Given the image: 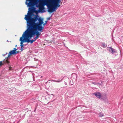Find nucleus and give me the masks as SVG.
I'll return each instance as SVG.
<instances>
[{"mask_svg": "<svg viewBox=\"0 0 123 123\" xmlns=\"http://www.w3.org/2000/svg\"><path fill=\"white\" fill-rule=\"evenodd\" d=\"M47 21H45V23H44V24H43V25H45V24L46 23H47Z\"/></svg>", "mask_w": 123, "mask_h": 123, "instance_id": "obj_15", "label": "nucleus"}, {"mask_svg": "<svg viewBox=\"0 0 123 123\" xmlns=\"http://www.w3.org/2000/svg\"><path fill=\"white\" fill-rule=\"evenodd\" d=\"M19 52V51H16V54H17Z\"/></svg>", "mask_w": 123, "mask_h": 123, "instance_id": "obj_14", "label": "nucleus"}, {"mask_svg": "<svg viewBox=\"0 0 123 123\" xmlns=\"http://www.w3.org/2000/svg\"><path fill=\"white\" fill-rule=\"evenodd\" d=\"M12 68L11 67H10L9 68V70H12Z\"/></svg>", "mask_w": 123, "mask_h": 123, "instance_id": "obj_13", "label": "nucleus"}, {"mask_svg": "<svg viewBox=\"0 0 123 123\" xmlns=\"http://www.w3.org/2000/svg\"><path fill=\"white\" fill-rule=\"evenodd\" d=\"M24 19L26 21L27 29L24 32L25 42H30L31 44L38 39L41 35L43 27V19L36 15L32 18L31 12H29L25 15Z\"/></svg>", "mask_w": 123, "mask_h": 123, "instance_id": "obj_1", "label": "nucleus"}, {"mask_svg": "<svg viewBox=\"0 0 123 123\" xmlns=\"http://www.w3.org/2000/svg\"><path fill=\"white\" fill-rule=\"evenodd\" d=\"M47 20H50V17L48 18H47Z\"/></svg>", "mask_w": 123, "mask_h": 123, "instance_id": "obj_18", "label": "nucleus"}, {"mask_svg": "<svg viewBox=\"0 0 123 123\" xmlns=\"http://www.w3.org/2000/svg\"><path fill=\"white\" fill-rule=\"evenodd\" d=\"M16 55V51L15 50H11L8 55V57H9L11 55Z\"/></svg>", "mask_w": 123, "mask_h": 123, "instance_id": "obj_5", "label": "nucleus"}, {"mask_svg": "<svg viewBox=\"0 0 123 123\" xmlns=\"http://www.w3.org/2000/svg\"><path fill=\"white\" fill-rule=\"evenodd\" d=\"M51 80L53 82H60L61 81V80H49V81H51Z\"/></svg>", "mask_w": 123, "mask_h": 123, "instance_id": "obj_8", "label": "nucleus"}, {"mask_svg": "<svg viewBox=\"0 0 123 123\" xmlns=\"http://www.w3.org/2000/svg\"><path fill=\"white\" fill-rule=\"evenodd\" d=\"M38 4L36 5V6L39 7V10L40 12H42V11L44 9V6L46 5L45 4V1L44 0H40L38 1Z\"/></svg>", "mask_w": 123, "mask_h": 123, "instance_id": "obj_3", "label": "nucleus"}, {"mask_svg": "<svg viewBox=\"0 0 123 123\" xmlns=\"http://www.w3.org/2000/svg\"><path fill=\"white\" fill-rule=\"evenodd\" d=\"M3 65V63L2 61L0 62V67Z\"/></svg>", "mask_w": 123, "mask_h": 123, "instance_id": "obj_11", "label": "nucleus"}, {"mask_svg": "<svg viewBox=\"0 0 123 123\" xmlns=\"http://www.w3.org/2000/svg\"><path fill=\"white\" fill-rule=\"evenodd\" d=\"M110 52L111 53H113L116 52V50L115 49H114L113 48H110V49L109 50Z\"/></svg>", "mask_w": 123, "mask_h": 123, "instance_id": "obj_7", "label": "nucleus"}, {"mask_svg": "<svg viewBox=\"0 0 123 123\" xmlns=\"http://www.w3.org/2000/svg\"><path fill=\"white\" fill-rule=\"evenodd\" d=\"M22 47H21V51H22L23 50Z\"/></svg>", "mask_w": 123, "mask_h": 123, "instance_id": "obj_16", "label": "nucleus"}, {"mask_svg": "<svg viewBox=\"0 0 123 123\" xmlns=\"http://www.w3.org/2000/svg\"><path fill=\"white\" fill-rule=\"evenodd\" d=\"M55 3L52 1H49L45 2L48 7V12H51L55 11V10L60 6V4L61 1L60 0H57Z\"/></svg>", "mask_w": 123, "mask_h": 123, "instance_id": "obj_2", "label": "nucleus"}, {"mask_svg": "<svg viewBox=\"0 0 123 123\" xmlns=\"http://www.w3.org/2000/svg\"><path fill=\"white\" fill-rule=\"evenodd\" d=\"M94 94L98 98H101V94L99 92H97L95 93Z\"/></svg>", "mask_w": 123, "mask_h": 123, "instance_id": "obj_6", "label": "nucleus"}, {"mask_svg": "<svg viewBox=\"0 0 123 123\" xmlns=\"http://www.w3.org/2000/svg\"><path fill=\"white\" fill-rule=\"evenodd\" d=\"M17 50V49L16 48H14V49L13 50H15V51H16Z\"/></svg>", "mask_w": 123, "mask_h": 123, "instance_id": "obj_17", "label": "nucleus"}, {"mask_svg": "<svg viewBox=\"0 0 123 123\" xmlns=\"http://www.w3.org/2000/svg\"><path fill=\"white\" fill-rule=\"evenodd\" d=\"M6 54H7L8 53H6Z\"/></svg>", "mask_w": 123, "mask_h": 123, "instance_id": "obj_20", "label": "nucleus"}, {"mask_svg": "<svg viewBox=\"0 0 123 123\" xmlns=\"http://www.w3.org/2000/svg\"><path fill=\"white\" fill-rule=\"evenodd\" d=\"M104 116V115L100 113L99 114V117H102Z\"/></svg>", "mask_w": 123, "mask_h": 123, "instance_id": "obj_10", "label": "nucleus"}, {"mask_svg": "<svg viewBox=\"0 0 123 123\" xmlns=\"http://www.w3.org/2000/svg\"><path fill=\"white\" fill-rule=\"evenodd\" d=\"M93 83L94 84H95V83Z\"/></svg>", "mask_w": 123, "mask_h": 123, "instance_id": "obj_19", "label": "nucleus"}, {"mask_svg": "<svg viewBox=\"0 0 123 123\" xmlns=\"http://www.w3.org/2000/svg\"><path fill=\"white\" fill-rule=\"evenodd\" d=\"M8 57H7V58H8ZM7 59H8V58H7ZM4 62H5V63H9V62L8 61V60H7V59L5 61H4Z\"/></svg>", "mask_w": 123, "mask_h": 123, "instance_id": "obj_9", "label": "nucleus"}, {"mask_svg": "<svg viewBox=\"0 0 123 123\" xmlns=\"http://www.w3.org/2000/svg\"><path fill=\"white\" fill-rule=\"evenodd\" d=\"M102 45H103V46L104 47H105L106 46V45L105 43H103L102 44Z\"/></svg>", "mask_w": 123, "mask_h": 123, "instance_id": "obj_12", "label": "nucleus"}, {"mask_svg": "<svg viewBox=\"0 0 123 123\" xmlns=\"http://www.w3.org/2000/svg\"><path fill=\"white\" fill-rule=\"evenodd\" d=\"M20 41H21L20 46L23 47L24 45L23 44V43L25 42V37L24 34V33L22 35V36L20 37Z\"/></svg>", "mask_w": 123, "mask_h": 123, "instance_id": "obj_4", "label": "nucleus"}]
</instances>
